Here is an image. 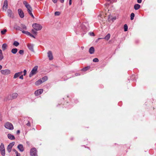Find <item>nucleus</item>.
I'll return each mask as SVG.
<instances>
[{
	"label": "nucleus",
	"mask_w": 156,
	"mask_h": 156,
	"mask_svg": "<svg viewBox=\"0 0 156 156\" xmlns=\"http://www.w3.org/2000/svg\"><path fill=\"white\" fill-rule=\"evenodd\" d=\"M23 3L25 5L26 8L27 9V11L29 14L32 16L33 18H34V16L31 12L32 10L31 7L26 1H24Z\"/></svg>",
	"instance_id": "nucleus-1"
},
{
	"label": "nucleus",
	"mask_w": 156,
	"mask_h": 156,
	"mask_svg": "<svg viewBox=\"0 0 156 156\" xmlns=\"http://www.w3.org/2000/svg\"><path fill=\"white\" fill-rule=\"evenodd\" d=\"M32 27L35 30L37 31L40 30L42 28V27L41 25L36 23L33 24Z\"/></svg>",
	"instance_id": "nucleus-2"
},
{
	"label": "nucleus",
	"mask_w": 156,
	"mask_h": 156,
	"mask_svg": "<svg viewBox=\"0 0 156 156\" xmlns=\"http://www.w3.org/2000/svg\"><path fill=\"white\" fill-rule=\"evenodd\" d=\"M18 94L17 93H13L12 95H9L8 96L7 98L5 99V100L6 101L7 100H10L16 99L18 96Z\"/></svg>",
	"instance_id": "nucleus-3"
},
{
	"label": "nucleus",
	"mask_w": 156,
	"mask_h": 156,
	"mask_svg": "<svg viewBox=\"0 0 156 156\" xmlns=\"http://www.w3.org/2000/svg\"><path fill=\"white\" fill-rule=\"evenodd\" d=\"M38 69V66H35L32 69L29 75V76L30 77H31L33 75L36 74L37 72Z\"/></svg>",
	"instance_id": "nucleus-4"
},
{
	"label": "nucleus",
	"mask_w": 156,
	"mask_h": 156,
	"mask_svg": "<svg viewBox=\"0 0 156 156\" xmlns=\"http://www.w3.org/2000/svg\"><path fill=\"white\" fill-rule=\"evenodd\" d=\"M4 126L5 128L10 130H12L14 128L12 124L9 122H6Z\"/></svg>",
	"instance_id": "nucleus-5"
},
{
	"label": "nucleus",
	"mask_w": 156,
	"mask_h": 156,
	"mask_svg": "<svg viewBox=\"0 0 156 156\" xmlns=\"http://www.w3.org/2000/svg\"><path fill=\"white\" fill-rule=\"evenodd\" d=\"M37 151L36 149L35 148H32L30 150V155L31 156H37Z\"/></svg>",
	"instance_id": "nucleus-6"
},
{
	"label": "nucleus",
	"mask_w": 156,
	"mask_h": 156,
	"mask_svg": "<svg viewBox=\"0 0 156 156\" xmlns=\"http://www.w3.org/2000/svg\"><path fill=\"white\" fill-rule=\"evenodd\" d=\"M15 143L14 142H13L10 143L9 144L8 146L7 147V150L9 153L11 152L12 150V147L14 145Z\"/></svg>",
	"instance_id": "nucleus-7"
},
{
	"label": "nucleus",
	"mask_w": 156,
	"mask_h": 156,
	"mask_svg": "<svg viewBox=\"0 0 156 156\" xmlns=\"http://www.w3.org/2000/svg\"><path fill=\"white\" fill-rule=\"evenodd\" d=\"M81 28V32H83V34L85 33L88 30L87 28L85 27L84 24L82 25Z\"/></svg>",
	"instance_id": "nucleus-8"
},
{
	"label": "nucleus",
	"mask_w": 156,
	"mask_h": 156,
	"mask_svg": "<svg viewBox=\"0 0 156 156\" xmlns=\"http://www.w3.org/2000/svg\"><path fill=\"white\" fill-rule=\"evenodd\" d=\"M1 73L2 74L4 75H7L10 73V71L8 69L5 70H2L1 71Z\"/></svg>",
	"instance_id": "nucleus-9"
},
{
	"label": "nucleus",
	"mask_w": 156,
	"mask_h": 156,
	"mask_svg": "<svg viewBox=\"0 0 156 156\" xmlns=\"http://www.w3.org/2000/svg\"><path fill=\"white\" fill-rule=\"evenodd\" d=\"M43 91L42 89H40L35 91L34 94L36 96H38L41 94Z\"/></svg>",
	"instance_id": "nucleus-10"
},
{
	"label": "nucleus",
	"mask_w": 156,
	"mask_h": 156,
	"mask_svg": "<svg viewBox=\"0 0 156 156\" xmlns=\"http://www.w3.org/2000/svg\"><path fill=\"white\" fill-rule=\"evenodd\" d=\"M18 12L20 17L21 18H23L24 17V14L22 10L21 9H19Z\"/></svg>",
	"instance_id": "nucleus-11"
},
{
	"label": "nucleus",
	"mask_w": 156,
	"mask_h": 156,
	"mask_svg": "<svg viewBox=\"0 0 156 156\" xmlns=\"http://www.w3.org/2000/svg\"><path fill=\"white\" fill-rule=\"evenodd\" d=\"M8 6V2L7 0H5L4 1V5L3 6V10H5L6 11V9L7 8Z\"/></svg>",
	"instance_id": "nucleus-12"
},
{
	"label": "nucleus",
	"mask_w": 156,
	"mask_h": 156,
	"mask_svg": "<svg viewBox=\"0 0 156 156\" xmlns=\"http://www.w3.org/2000/svg\"><path fill=\"white\" fill-rule=\"evenodd\" d=\"M48 56L49 58V59L50 60L53 59V56L52 52L51 51H49L48 52Z\"/></svg>",
	"instance_id": "nucleus-13"
},
{
	"label": "nucleus",
	"mask_w": 156,
	"mask_h": 156,
	"mask_svg": "<svg viewBox=\"0 0 156 156\" xmlns=\"http://www.w3.org/2000/svg\"><path fill=\"white\" fill-rule=\"evenodd\" d=\"M22 33L26 34L27 35L30 36L34 38H35L34 36L32 34H31L30 32L26 31H22Z\"/></svg>",
	"instance_id": "nucleus-14"
},
{
	"label": "nucleus",
	"mask_w": 156,
	"mask_h": 156,
	"mask_svg": "<svg viewBox=\"0 0 156 156\" xmlns=\"http://www.w3.org/2000/svg\"><path fill=\"white\" fill-rule=\"evenodd\" d=\"M110 37V34H108L106 35L105 37L103 38H99L98 39V40H99L100 39H105L106 41H108Z\"/></svg>",
	"instance_id": "nucleus-15"
},
{
	"label": "nucleus",
	"mask_w": 156,
	"mask_h": 156,
	"mask_svg": "<svg viewBox=\"0 0 156 156\" xmlns=\"http://www.w3.org/2000/svg\"><path fill=\"white\" fill-rule=\"evenodd\" d=\"M23 73V71H21L20 72L16 73H15L14 76L13 78L16 79V78H17L20 76Z\"/></svg>",
	"instance_id": "nucleus-16"
},
{
	"label": "nucleus",
	"mask_w": 156,
	"mask_h": 156,
	"mask_svg": "<svg viewBox=\"0 0 156 156\" xmlns=\"http://www.w3.org/2000/svg\"><path fill=\"white\" fill-rule=\"evenodd\" d=\"M17 148L21 152H23L24 150V148L22 144H19L17 146Z\"/></svg>",
	"instance_id": "nucleus-17"
},
{
	"label": "nucleus",
	"mask_w": 156,
	"mask_h": 156,
	"mask_svg": "<svg viewBox=\"0 0 156 156\" xmlns=\"http://www.w3.org/2000/svg\"><path fill=\"white\" fill-rule=\"evenodd\" d=\"M8 16L10 17L13 18V16L12 14V12L10 9H8L7 11Z\"/></svg>",
	"instance_id": "nucleus-18"
},
{
	"label": "nucleus",
	"mask_w": 156,
	"mask_h": 156,
	"mask_svg": "<svg viewBox=\"0 0 156 156\" xmlns=\"http://www.w3.org/2000/svg\"><path fill=\"white\" fill-rule=\"evenodd\" d=\"M27 47L29 49L32 51H34L33 47L34 45L33 44H27Z\"/></svg>",
	"instance_id": "nucleus-19"
},
{
	"label": "nucleus",
	"mask_w": 156,
	"mask_h": 156,
	"mask_svg": "<svg viewBox=\"0 0 156 156\" xmlns=\"http://www.w3.org/2000/svg\"><path fill=\"white\" fill-rule=\"evenodd\" d=\"M43 83L42 80L41 79H40L35 83V85L38 86Z\"/></svg>",
	"instance_id": "nucleus-20"
},
{
	"label": "nucleus",
	"mask_w": 156,
	"mask_h": 156,
	"mask_svg": "<svg viewBox=\"0 0 156 156\" xmlns=\"http://www.w3.org/2000/svg\"><path fill=\"white\" fill-rule=\"evenodd\" d=\"M8 138L11 140H14L15 139L14 136L10 134H8Z\"/></svg>",
	"instance_id": "nucleus-21"
},
{
	"label": "nucleus",
	"mask_w": 156,
	"mask_h": 156,
	"mask_svg": "<svg viewBox=\"0 0 156 156\" xmlns=\"http://www.w3.org/2000/svg\"><path fill=\"white\" fill-rule=\"evenodd\" d=\"M89 52L90 54H93L94 52V49L93 47H91L89 51Z\"/></svg>",
	"instance_id": "nucleus-22"
},
{
	"label": "nucleus",
	"mask_w": 156,
	"mask_h": 156,
	"mask_svg": "<svg viewBox=\"0 0 156 156\" xmlns=\"http://www.w3.org/2000/svg\"><path fill=\"white\" fill-rule=\"evenodd\" d=\"M14 28L16 30H20L22 32V31H24V30H22V28H21L20 27L17 26L16 25L14 26Z\"/></svg>",
	"instance_id": "nucleus-23"
},
{
	"label": "nucleus",
	"mask_w": 156,
	"mask_h": 156,
	"mask_svg": "<svg viewBox=\"0 0 156 156\" xmlns=\"http://www.w3.org/2000/svg\"><path fill=\"white\" fill-rule=\"evenodd\" d=\"M140 7V6L138 4H136L134 6V9L136 10L138 9Z\"/></svg>",
	"instance_id": "nucleus-24"
},
{
	"label": "nucleus",
	"mask_w": 156,
	"mask_h": 156,
	"mask_svg": "<svg viewBox=\"0 0 156 156\" xmlns=\"http://www.w3.org/2000/svg\"><path fill=\"white\" fill-rule=\"evenodd\" d=\"M20 27L22 28V30H27V28L25 25L23 24H21L20 25Z\"/></svg>",
	"instance_id": "nucleus-25"
},
{
	"label": "nucleus",
	"mask_w": 156,
	"mask_h": 156,
	"mask_svg": "<svg viewBox=\"0 0 156 156\" xmlns=\"http://www.w3.org/2000/svg\"><path fill=\"white\" fill-rule=\"evenodd\" d=\"M32 119L31 118H29V120L28 121V122L27 123L26 125L27 126H31L30 125V122L32 121Z\"/></svg>",
	"instance_id": "nucleus-26"
},
{
	"label": "nucleus",
	"mask_w": 156,
	"mask_h": 156,
	"mask_svg": "<svg viewBox=\"0 0 156 156\" xmlns=\"http://www.w3.org/2000/svg\"><path fill=\"white\" fill-rule=\"evenodd\" d=\"M17 49L16 48H13L11 50V52L14 54H15L17 51Z\"/></svg>",
	"instance_id": "nucleus-27"
},
{
	"label": "nucleus",
	"mask_w": 156,
	"mask_h": 156,
	"mask_svg": "<svg viewBox=\"0 0 156 156\" xmlns=\"http://www.w3.org/2000/svg\"><path fill=\"white\" fill-rule=\"evenodd\" d=\"M7 47V44H2V49L3 50H5Z\"/></svg>",
	"instance_id": "nucleus-28"
},
{
	"label": "nucleus",
	"mask_w": 156,
	"mask_h": 156,
	"mask_svg": "<svg viewBox=\"0 0 156 156\" xmlns=\"http://www.w3.org/2000/svg\"><path fill=\"white\" fill-rule=\"evenodd\" d=\"M41 80H42L43 83L44 82L46 81L47 80L48 78L47 76H45L43 77L42 79H41Z\"/></svg>",
	"instance_id": "nucleus-29"
},
{
	"label": "nucleus",
	"mask_w": 156,
	"mask_h": 156,
	"mask_svg": "<svg viewBox=\"0 0 156 156\" xmlns=\"http://www.w3.org/2000/svg\"><path fill=\"white\" fill-rule=\"evenodd\" d=\"M0 151H3L5 150L4 145L2 143L0 146Z\"/></svg>",
	"instance_id": "nucleus-30"
},
{
	"label": "nucleus",
	"mask_w": 156,
	"mask_h": 156,
	"mask_svg": "<svg viewBox=\"0 0 156 156\" xmlns=\"http://www.w3.org/2000/svg\"><path fill=\"white\" fill-rule=\"evenodd\" d=\"M90 66H88L83 68V69H82V70L84 71H86L88 70L89 69H90Z\"/></svg>",
	"instance_id": "nucleus-31"
},
{
	"label": "nucleus",
	"mask_w": 156,
	"mask_h": 156,
	"mask_svg": "<svg viewBox=\"0 0 156 156\" xmlns=\"http://www.w3.org/2000/svg\"><path fill=\"white\" fill-rule=\"evenodd\" d=\"M135 16V14L133 13H132L130 15V20H133L134 19Z\"/></svg>",
	"instance_id": "nucleus-32"
},
{
	"label": "nucleus",
	"mask_w": 156,
	"mask_h": 156,
	"mask_svg": "<svg viewBox=\"0 0 156 156\" xmlns=\"http://www.w3.org/2000/svg\"><path fill=\"white\" fill-rule=\"evenodd\" d=\"M13 44L16 47L18 45H19V43L16 41H15L13 43Z\"/></svg>",
	"instance_id": "nucleus-33"
},
{
	"label": "nucleus",
	"mask_w": 156,
	"mask_h": 156,
	"mask_svg": "<svg viewBox=\"0 0 156 156\" xmlns=\"http://www.w3.org/2000/svg\"><path fill=\"white\" fill-rule=\"evenodd\" d=\"M124 30L125 31H126L128 30V26L127 24H125L124 26Z\"/></svg>",
	"instance_id": "nucleus-34"
},
{
	"label": "nucleus",
	"mask_w": 156,
	"mask_h": 156,
	"mask_svg": "<svg viewBox=\"0 0 156 156\" xmlns=\"http://www.w3.org/2000/svg\"><path fill=\"white\" fill-rule=\"evenodd\" d=\"M6 31L7 30L6 29H4L3 30H2L1 32V33L3 35L5 34Z\"/></svg>",
	"instance_id": "nucleus-35"
},
{
	"label": "nucleus",
	"mask_w": 156,
	"mask_h": 156,
	"mask_svg": "<svg viewBox=\"0 0 156 156\" xmlns=\"http://www.w3.org/2000/svg\"><path fill=\"white\" fill-rule=\"evenodd\" d=\"M1 151V154L3 156H5V150H3V151Z\"/></svg>",
	"instance_id": "nucleus-36"
},
{
	"label": "nucleus",
	"mask_w": 156,
	"mask_h": 156,
	"mask_svg": "<svg viewBox=\"0 0 156 156\" xmlns=\"http://www.w3.org/2000/svg\"><path fill=\"white\" fill-rule=\"evenodd\" d=\"M93 61L94 62H98L99 60L98 58H95L93 59Z\"/></svg>",
	"instance_id": "nucleus-37"
},
{
	"label": "nucleus",
	"mask_w": 156,
	"mask_h": 156,
	"mask_svg": "<svg viewBox=\"0 0 156 156\" xmlns=\"http://www.w3.org/2000/svg\"><path fill=\"white\" fill-rule=\"evenodd\" d=\"M55 16H58L60 15V12L58 11L56 12H55Z\"/></svg>",
	"instance_id": "nucleus-38"
},
{
	"label": "nucleus",
	"mask_w": 156,
	"mask_h": 156,
	"mask_svg": "<svg viewBox=\"0 0 156 156\" xmlns=\"http://www.w3.org/2000/svg\"><path fill=\"white\" fill-rule=\"evenodd\" d=\"M23 53H24V50H20V51H19V54L21 55L23 54Z\"/></svg>",
	"instance_id": "nucleus-39"
},
{
	"label": "nucleus",
	"mask_w": 156,
	"mask_h": 156,
	"mask_svg": "<svg viewBox=\"0 0 156 156\" xmlns=\"http://www.w3.org/2000/svg\"><path fill=\"white\" fill-rule=\"evenodd\" d=\"M32 32L34 34H37V32L34 30H32Z\"/></svg>",
	"instance_id": "nucleus-40"
},
{
	"label": "nucleus",
	"mask_w": 156,
	"mask_h": 156,
	"mask_svg": "<svg viewBox=\"0 0 156 156\" xmlns=\"http://www.w3.org/2000/svg\"><path fill=\"white\" fill-rule=\"evenodd\" d=\"M103 16L101 14H100L99 16H98V18L100 20H102L100 18H102L103 17Z\"/></svg>",
	"instance_id": "nucleus-41"
},
{
	"label": "nucleus",
	"mask_w": 156,
	"mask_h": 156,
	"mask_svg": "<svg viewBox=\"0 0 156 156\" xmlns=\"http://www.w3.org/2000/svg\"><path fill=\"white\" fill-rule=\"evenodd\" d=\"M16 156H20V154L18 152H16L15 153Z\"/></svg>",
	"instance_id": "nucleus-42"
},
{
	"label": "nucleus",
	"mask_w": 156,
	"mask_h": 156,
	"mask_svg": "<svg viewBox=\"0 0 156 156\" xmlns=\"http://www.w3.org/2000/svg\"><path fill=\"white\" fill-rule=\"evenodd\" d=\"M3 58V56L2 55H0V60L1 61Z\"/></svg>",
	"instance_id": "nucleus-43"
},
{
	"label": "nucleus",
	"mask_w": 156,
	"mask_h": 156,
	"mask_svg": "<svg viewBox=\"0 0 156 156\" xmlns=\"http://www.w3.org/2000/svg\"><path fill=\"white\" fill-rule=\"evenodd\" d=\"M23 72L24 73L23 75L25 76L26 75L27 71L26 69L23 70Z\"/></svg>",
	"instance_id": "nucleus-44"
},
{
	"label": "nucleus",
	"mask_w": 156,
	"mask_h": 156,
	"mask_svg": "<svg viewBox=\"0 0 156 156\" xmlns=\"http://www.w3.org/2000/svg\"><path fill=\"white\" fill-rule=\"evenodd\" d=\"M20 79H21L22 80H23V75H22L20 76L19 77Z\"/></svg>",
	"instance_id": "nucleus-45"
},
{
	"label": "nucleus",
	"mask_w": 156,
	"mask_h": 156,
	"mask_svg": "<svg viewBox=\"0 0 156 156\" xmlns=\"http://www.w3.org/2000/svg\"><path fill=\"white\" fill-rule=\"evenodd\" d=\"M91 36H94V34L93 32L89 33Z\"/></svg>",
	"instance_id": "nucleus-46"
},
{
	"label": "nucleus",
	"mask_w": 156,
	"mask_h": 156,
	"mask_svg": "<svg viewBox=\"0 0 156 156\" xmlns=\"http://www.w3.org/2000/svg\"><path fill=\"white\" fill-rule=\"evenodd\" d=\"M137 2L138 3H140L142 2V0H137Z\"/></svg>",
	"instance_id": "nucleus-47"
},
{
	"label": "nucleus",
	"mask_w": 156,
	"mask_h": 156,
	"mask_svg": "<svg viewBox=\"0 0 156 156\" xmlns=\"http://www.w3.org/2000/svg\"><path fill=\"white\" fill-rule=\"evenodd\" d=\"M52 1L53 2L55 3H56L57 1V0H52Z\"/></svg>",
	"instance_id": "nucleus-48"
},
{
	"label": "nucleus",
	"mask_w": 156,
	"mask_h": 156,
	"mask_svg": "<svg viewBox=\"0 0 156 156\" xmlns=\"http://www.w3.org/2000/svg\"><path fill=\"white\" fill-rule=\"evenodd\" d=\"M80 75V74L79 73H76L75 74V75L76 76H79V75Z\"/></svg>",
	"instance_id": "nucleus-49"
},
{
	"label": "nucleus",
	"mask_w": 156,
	"mask_h": 156,
	"mask_svg": "<svg viewBox=\"0 0 156 156\" xmlns=\"http://www.w3.org/2000/svg\"><path fill=\"white\" fill-rule=\"evenodd\" d=\"M20 130H18L17 131L16 133L17 134H19V133H20Z\"/></svg>",
	"instance_id": "nucleus-50"
},
{
	"label": "nucleus",
	"mask_w": 156,
	"mask_h": 156,
	"mask_svg": "<svg viewBox=\"0 0 156 156\" xmlns=\"http://www.w3.org/2000/svg\"><path fill=\"white\" fill-rule=\"evenodd\" d=\"M69 4L70 5H71L72 4V0H69Z\"/></svg>",
	"instance_id": "nucleus-51"
},
{
	"label": "nucleus",
	"mask_w": 156,
	"mask_h": 156,
	"mask_svg": "<svg viewBox=\"0 0 156 156\" xmlns=\"http://www.w3.org/2000/svg\"><path fill=\"white\" fill-rule=\"evenodd\" d=\"M60 2L62 3H63L64 2V0H59Z\"/></svg>",
	"instance_id": "nucleus-52"
},
{
	"label": "nucleus",
	"mask_w": 156,
	"mask_h": 156,
	"mask_svg": "<svg viewBox=\"0 0 156 156\" xmlns=\"http://www.w3.org/2000/svg\"><path fill=\"white\" fill-rule=\"evenodd\" d=\"M2 55V51L1 50H0V55Z\"/></svg>",
	"instance_id": "nucleus-53"
},
{
	"label": "nucleus",
	"mask_w": 156,
	"mask_h": 156,
	"mask_svg": "<svg viewBox=\"0 0 156 156\" xmlns=\"http://www.w3.org/2000/svg\"><path fill=\"white\" fill-rule=\"evenodd\" d=\"M13 151L14 152H15V153H16V152H17V151H16L15 149H13Z\"/></svg>",
	"instance_id": "nucleus-54"
},
{
	"label": "nucleus",
	"mask_w": 156,
	"mask_h": 156,
	"mask_svg": "<svg viewBox=\"0 0 156 156\" xmlns=\"http://www.w3.org/2000/svg\"><path fill=\"white\" fill-rule=\"evenodd\" d=\"M2 68V66L0 65V70H1Z\"/></svg>",
	"instance_id": "nucleus-55"
},
{
	"label": "nucleus",
	"mask_w": 156,
	"mask_h": 156,
	"mask_svg": "<svg viewBox=\"0 0 156 156\" xmlns=\"http://www.w3.org/2000/svg\"><path fill=\"white\" fill-rule=\"evenodd\" d=\"M81 48H83V47H81Z\"/></svg>",
	"instance_id": "nucleus-56"
},
{
	"label": "nucleus",
	"mask_w": 156,
	"mask_h": 156,
	"mask_svg": "<svg viewBox=\"0 0 156 156\" xmlns=\"http://www.w3.org/2000/svg\"><path fill=\"white\" fill-rule=\"evenodd\" d=\"M81 48H83V47H81Z\"/></svg>",
	"instance_id": "nucleus-57"
}]
</instances>
